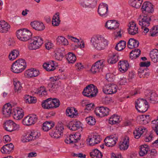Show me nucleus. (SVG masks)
<instances>
[{
  "instance_id": "1",
  "label": "nucleus",
  "mask_w": 158,
  "mask_h": 158,
  "mask_svg": "<svg viewBox=\"0 0 158 158\" xmlns=\"http://www.w3.org/2000/svg\"><path fill=\"white\" fill-rule=\"evenodd\" d=\"M90 41L94 48L99 50H103L108 44L107 41L101 36L92 37Z\"/></svg>"
},
{
  "instance_id": "2",
  "label": "nucleus",
  "mask_w": 158,
  "mask_h": 158,
  "mask_svg": "<svg viewBox=\"0 0 158 158\" xmlns=\"http://www.w3.org/2000/svg\"><path fill=\"white\" fill-rule=\"evenodd\" d=\"M40 135V132L36 130L30 131L22 136L21 140L23 143L28 142L38 139Z\"/></svg>"
},
{
  "instance_id": "3",
  "label": "nucleus",
  "mask_w": 158,
  "mask_h": 158,
  "mask_svg": "<svg viewBox=\"0 0 158 158\" xmlns=\"http://www.w3.org/2000/svg\"><path fill=\"white\" fill-rule=\"evenodd\" d=\"M17 38L20 40L26 41L30 40L32 35L31 32L28 30L23 28L18 30L16 32Z\"/></svg>"
},
{
  "instance_id": "4",
  "label": "nucleus",
  "mask_w": 158,
  "mask_h": 158,
  "mask_svg": "<svg viewBox=\"0 0 158 158\" xmlns=\"http://www.w3.org/2000/svg\"><path fill=\"white\" fill-rule=\"evenodd\" d=\"M135 106L136 110L139 112L143 113L148 110L149 106L146 100L139 98L135 101Z\"/></svg>"
},
{
  "instance_id": "5",
  "label": "nucleus",
  "mask_w": 158,
  "mask_h": 158,
  "mask_svg": "<svg viewBox=\"0 0 158 158\" xmlns=\"http://www.w3.org/2000/svg\"><path fill=\"white\" fill-rule=\"evenodd\" d=\"M43 43L42 38L39 36L34 37L31 39V43L28 45L30 50H36L39 48Z\"/></svg>"
},
{
  "instance_id": "6",
  "label": "nucleus",
  "mask_w": 158,
  "mask_h": 158,
  "mask_svg": "<svg viewBox=\"0 0 158 158\" xmlns=\"http://www.w3.org/2000/svg\"><path fill=\"white\" fill-rule=\"evenodd\" d=\"M98 93L97 88L93 84L87 86L84 89L82 92L84 96L89 97H93L96 96Z\"/></svg>"
},
{
  "instance_id": "7",
  "label": "nucleus",
  "mask_w": 158,
  "mask_h": 158,
  "mask_svg": "<svg viewBox=\"0 0 158 158\" xmlns=\"http://www.w3.org/2000/svg\"><path fill=\"white\" fill-rule=\"evenodd\" d=\"M3 127L5 129L9 132H12L19 130L20 125L14 123L10 120L6 121L4 123Z\"/></svg>"
},
{
  "instance_id": "8",
  "label": "nucleus",
  "mask_w": 158,
  "mask_h": 158,
  "mask_svg": "<svg viewBox=\"0 0 158 158\" xmlns=\"http://www.w3.org/2000/svg\"><path fill=\"white\" fill-rule=\"evenodd\" d=\"M151 19L150 17L148 15L144 16L141 20L139 21V24L141 26V29L143 32L145 33L148 32L149 31V28H148L150 25V22Z\"/></svg>"
},
{
  "instance_id": "9",
  "label": "nucleus",
  "mask_w": 158,
  "mask_h": 158,
  "mask_svg": "<svg viewBox=\"0 0 158 158\" xmlns=\"http://www.w3.org/2000/svg\"><path fill=\"white\" fill-rule=\"evenodd\" d=\"M98 13L103 18H106L109 16L108 6L104 3H101L98 9Z\"/></svg>"
},
{
  "instance_id": "10",
  "label": "nucleus",
  "mask_w": 158,
  "mask_h": 158,
  "mask_svg": "<svg viewBox=\"0 0 158 158\" xmlns=\"http://www.w3.org/2000/svg\"><path fill=\"white\" fill-rule=\"evenodd\" d=\"M64 129V126L62 125L58 124L56 126L55 129L50 132V135L53 138H59L63 134Z\"/></svg>"
},
{
  "instance_id": "11",
  "label": "nucleus",
  "mask_w": 158,
  "mask_h": 158,
  "mask_svg": "<svg viewBox=\"0 0 158 158\" xmlns=\"http://www.w3.org/2000/svg\"><path fill=\"white\" fill-rule=\"evenodd\" d=\"M101 140L100 136L97 134H92L89 135L86 139V143L88 145L93 146L99 143Z\"/></svg>"
},
{
  "instance_id": "12",
  "label": "nucleus",
  "mask_w": 158,
  "mask_h": 158,
  "mask_svg": "<svg viewBox=\"0 0 158 158\" xmlns=\"http://www.w3.org/2000/svg\"><path fill=\"white\" fill-rule=\"evenodd\" d=\"M14 108L10 103H7L4 105L2 109L3 116L7 118L10 117L13 113Z\"/></svg>"
},
{
  "instance_id": "13",
  "label": "nucleus",
  "mask_w": 158,
  "mask_h": 158,
  "mask_svg": "<svg viewBox=\"0 0 158 158\" xmlns=\"http://www.w3.org/2000/svg\"><path fill=\"white\" fill-rule=\"evenodd\" d=\"M110 110L109 108L103 106L97 107L94 112L96 115L98 117H102L109 114Z\"/></svg>"
},
{
  "instance_id": "14",
  "label": "nucleus",
  "mask_w": 158,
  "mask_h": 158,
  "mask_svg": "<svg viewBox=\"0 0 158 158\" xmlns=\"http://www.w3.org/2000/svg\"><path fill=\"white\" fill-rule=\"evenodd\" d=\"M80 133L77 132L73 134H71L68 136L65 139V143L67 144H72L74 143L79 141L81 137Z\"/></svg>"
},
{
  "instance_id": "15",
  "label": "nucleus",
  "mask_w": 158,
  "mask_h": 158,
  "mask_svg": "<svg viewBox=\"0 0 158 158\" xmlns=\"http://www.w3.org/2000/svg\"><path fill=\"white\" fill-rule=\"evenodd\" d=\"M141 10L143 13L147 15L148 14L152 13L154 11L152 5L148 2H146L143 3Z\"/></svg>"
},
{
  "instance_id": "16",
  "label": "nucleus",
  "mask_w": 158,
  "mask_h": 158,
  "mask_svg": "<svg viewBox=\"0 0 158 158\" xmlns=\"http://www.w3.org/2000/svg\"><path fill=\"white\" fill-rule=\"evenodd\" d=\"M26 67L27 64L25 60L19 59L13 63L11 69H13V68L15 69H25Z\"/></svg>"
},
{
  "instance_id": "17",
  "label": "nucleus",
  "mask_w": 158,
  "mask_h": 158,
  "mask_svg": "<svg viewBox=\"0 0 158 158\" xmlns=\"http://www.w3.org/2000/svg\"><path fill=\"white\" fill-rule=\"evenodd\" d=\"M118 140V137L116 135H111L107 137L104 141L106 146L108 147H112L116 144Z\"/></svg>"
},
{
  "instance_id": "18",
  "label": "nucleus",
  "mask_w": 158,
  "mask_h": 158,
  "mask_svg": "<svg viewBox=\"0 0 158 158\" xmlns=\"http://www.w3.org/2000/svg\"><path fill=\"white\" fill-rule=\"evenodd\" d=\"M50 79L53 82H51L48 84V87L49 90L52 93L55 92L57 91L59 88V83L58 81H56V80L53 77H51Z\"/></svg>"
},
{
  "instance_id": "19",
  "label": "nucleus",
  "mask_w": 158,
  "mask_h": 158,
  "mask_svg": "<svg viewBox=\"0 0 158 158\" xmlns=\"http://www.w3.org/2000/svg\"><path fill=\"white\" fill-rule=\"evenodd\" d=\"M117 86L115 85L105 86L103 88V91L106 94H113L116 93L117 91Z\"/></svg>"
},
{
  "instance_id": "20",
  "label": "nucleus",
  "mask_w": 158,
  "mask_h": 158,
  "mask_svg": "<svg viewBox=\"0 0 158 158\" xmlns=\"http://www.w3.org/2000/svg\"><path fill=\"white\" fill-rule=\"evenodd\" d=\"M129 145V138L127 136L124 137L119 143V148L121 150H127Z\"/></svg>"
},
{
  "instance_id": "21",
  "label": "nucleus",
  "mask_w": 158,
  "mask_h": 158,
  "mask_svg": "<svg viewBox=\"0 0 158 158\" xmlns=\"http://www.w3.org/2000/svg\"><path fill=\"white\" fill-rule=\"evenodd\" d=\"M13 111L14 118L16 120H20L24 115L23 110L19 107L14 108Z\"/></svg>"
},
{
  "instance_id": "22",
  "label": "nucleus",
  "mask_w": 158,
  "mask_h": 158,
  "mask_svg": "<svg viewBox=\"0 0 158 158\" xmlns=\"http://www.w3.org/2000/svg\"><path fill=\"white\" fill-rule=\"evenodd\" d=\"M119 25V23L116 20H110L106 22L105 27L109 30H115L118 28Z\"/></svg>"
},
{
  "instance_id": "23",
  "label": "nucleus",
  "mask_w": 158,
  "mask_h": 158,
  "mask_svg": "<svg viewBox=\"0 0 158 158\" xmlns=\"http://www.w3.org/2000/svg\"><path fill=\"white\" fill-rule=\"evenodd\" d=\"M97 0H81L80 4L83 7H93L95 6Z\"/></svg>"
},
{
  "instance_id": "24",
  "label": "nucleus",
  "mask_w": 158,
  "mask_h": 158,
  "mask_svg": "<svg viewBox=\"0 0 158 158\" xmlns=\"http://www.w3.org/2000/svg\"><path fill=\"white\" fill-rule=\"evenodd\" d=\"M147 131L146 128L143 127H139L135 128L133 132L135 138L138 139L144 133Z\"/></svg>"
},
{
  "instance_id": "25",
  "label": "nucleus",
  "mask_w": 158,
  "mask_h": 158,
  "mask_svg": "<svg viewBox=\"0 0 158 158\" xmlns=\"http://www.w3.org/2000/svg\"><path fill=\"white\" fill-rule=\"evenodd\" d=\"M81 125L80 121L74 120L69 122L67 126L70 130L75 131L79 129L81 127Z\"/></svg>"
},
{
  "instance_id": "26",
  "label": "nucleus",
  "mask_w": 158,
  "mask_h": 158,
  "mask_svg": "<svg viewBox=\"0 0 158 158\" xmlns=\"http://www.w3.org/2000/svg\"><path fill=\"white\" fill-rule=\"evenodd\" d=\"M14 148V146L10 143L3 146L1 149V152L3 154H9L12 151Z\"/></svg>"
},
{
  "instance_id": "27",
  "label": "nucleus",
  "mask_w": 158,
  "mask_h": 158,
  "mask_svg": "<svg viewBox=\"0 0 158 158\" xmlns=\"http://www.w3.org/2000/svg\"><path fill=\"white\" fill-rule=\"evenodd\" d=\"M127 70H114L112 73H107L106 75V79L108 81H111L114 76L118 73H123L126 72Z\"/></svg>"
},
{
  "instance_id": "28",
  "label": "nucleus",
  "mask_w": 158,
  "mask_h": 158,
  "mask_svg": "<svg viewBox=\"0 0 158 158\" xmlns=\"http://www.w3.org/2000/svg\"><path fill=\"white\" fill-rule=\"evenodd\" d=\"M40 73L39 70H27L24 73V75L27 78L35 77Z\"/></svg>"
},
{
  "instance_id": "29",
  "label": "nucleus",
  "mask_w": 158,
  "mask_h": 158,
  "mask_svg": "<svg viewBox=\"0 0 158 158\" xmlns=\"http://www.w3.org/2000/svg\"><path fill=\"white\" fill-rule=\"evenodd\" d=\"M31 25L33 29L38 31L43 30L45 28L43 23L38 21H34L31 22Z\"/></svg>"
},
{
  "instance_id": "30",
  "label": "nucleus",
  "mask_w": 158,
  "mask_h": 158,
  "mask_svg": "<svg viewBox=\"0 0 158 158\" xmlns=\"http://www.w3.org/2000/svg\"><path fill=\"white\" fill-rule=\"evenodd\" d=\"M137 121L140 123L146 124L150 121L149 115H142L137 117Z\"/></svg>"
},
{
  "instance_id": "31",
  "label": "nucleus",
  "mask_w": 158,
  "mask_h": 158,
  "mask_svg": "<svg viewBox=\"0 0 158 158\" xmlns=\"http://www.w3.org/2000/svg\"><path fill=\"white\" fill-rule=\"evenodd\" d=\"M58 64L53 60L50 61L43 64V67L44 69H56Z\"/></svg>"
},
{
  "instance_id": "32",
  "label": "nucleus",
  "mask_w": 158,
  "mask_h": 158,
  "mask_svg": "<svg viewBox=\"0 0 158 158\" xmlns=\"http://www.w3.org/2000/svg\"><path fill=\"white\" fill-rule=\"evenodd\" d=\"M130 26L128 29L129 33L132 35H135L138 33V28L136 24L134 22H131L130 23Z\"/></svg>"
},
{
  "instance_id": "33",
  "label": "nucleus",
  "mask_w": 158,
  "mask_h": 158,
  "mask_svg": "<svg viewBox=\"0 0 158 158\" xmlns=\"http://www.w3.org/2000/svg\"><path fill=\"white\" fill-rule=\"evenodd\" d=\"M10 28V26L5 21H0V32L6 33Z\"/></svg>"
},
{
  "instance_id": "34",
  "label": "nucleus",
  "mask_w": 158,
  "mask_h": 158,
  "mask_svg": "<svg viewBox=\"0 0 158 158\" xmlns=\"http://www.w3.org/2000/svg\"><path fill=\"white\" fill-rule=\"evenodd\" d=\"M77 111L73 107H69L66 110V114L71 118H75L77 115Z\"/></svg>"
},
{
  "instance_id": "35",
  "label": "nucleus",
  "mask_w": 158,
  "mask_h": 158,
  "mask_svg": "<svg viewBox=\"0 0 158 158\" xmlns=\"http://www.w3.org/2000/svg\"><path fill=\"white\" fill-rule=\"evenodd\" d=\"M90 155L92 158H102V154L97 149H92L90 152Z\"/></svg>"
},
{
  "instance_id": "36",
  "label": "nucleus",
  "mask_w": 158,
  "mask_h": 158,
  "mask_svg": "<svg viewBox=\"0 0 158 158\" xmlns=\"http://www.w3.org/2000/svg\"><path fill=\"white\" fill-rule=\"evenodd\" d=\"M139 42L133 38H130L127 43V46L129 48L132 49L138 47Z\"/></svg>"
},
{
  "instance_id": "37",
  "label": "nucleus",
  "mask_w": 158,
  "mask_h": 158,
  "mask_svg": "<svg viewBox=\"0 0 158 158\" xmlns=\"http://www.w3.org/2000/svg\"><path fill=\"white\" fill-rule=\"evenodd\" d=\"M120 122V117L117 115L113 114L110 117L108 123L111 125L115 124Z\"/></svg>"
},
{
  "instance_id": "38",
  "label": "nucleus",
  "mask_w": 158,
  "mask_h": 158,
  "mask_svg": "<svg viewBox=\"0 0 158 158\" xmlns=\"http://www.w3.org/2000/svg\"><path fill=\"white\" fill-rule=\"evenodd\" d=\"M103 60H100L96 62L91 66L90 69H100L104 68L105 65Z\"/></svg>"
},
{
  "instance_id": "39",
  "label": "nucleus",
  "mask_w": 158,
  "mask_h": 158,
  "mask_svg": "<svg viewBox=\"0 0 158 158\" xmlns=\"http://www.w3.org/2000/svg\"><path fill=\"white\" fill-rule=\"evenodd\" d=\"M13 84L15 92L18 93L21 92L22 88L21 83L16 79H13Z\"/></svg>"
},
{
  "instance_id": "40",
  "label": "nucleus",
  "mask_w": 158,
  "mask_h": 158,
  "mask_svg": "<svg viewBox=\"0 0 158 158\" xmlns=\"http://www.w3.org/2000/svg\"><path fill=\"white\" fill-rule=\"evenodd\" d=\"M24 101L27 104H32L35 103L36 99L35 97L31 96L28 95H24L23 97Z\"/></svg>"
},
{
  "instance_id": "41",
  "label": "nucleus",
  "mask_w": 158,
  "mask_h": 158,
  "mask_svg": "<svg viewBox=\"0 0 158 158\" xmlns=\"http://www.w3.org/2000/svg\"><path fill=\"white\" fill-rule=\"evenodd\" d=\"M54 126V122L51 121H46L43 123L42 129L44 131H47Z\"/></svg>"
},
{
  "instance_id": "42",
  "label": "nucleus",
  "mask_w": 158,
  "mask_h": 158,
  "mask_svg": "<svg viewBox=\"0 0 158 158\" xmlns=\"http://www.w3.org/2000/svg\"><path fill=\"white\" fill-rule=\"evenodd\" d=\"M150 56L152 60L154 62L158 61V50L154 49L150 52Z\"/></svg>"
},
{
  "instance_id": "43",
  "label": "nucleus",
  "mask_w": 158,
  "mask_h": 158,
  "mask_svg": "<svg viewBox=\"0 0 158 158\" xmlns=\"http://www.w3.org/2000/svg\"><path fill=\"white\" fill-rule=\"evenodd\" d=\"M149 147L147 144H143L140 146L139 155L140 156H143L146 155L149 150Z\"/></svg>"
},
{
  "instance_id": "44",
  "label": "nucleus",
  "mask_w": 158,
  "mask_h": 158,
  "mask_svg": "<svg viewBox=\"0 0 158 158\" xmlns=\"http://www.w3.org/2000/svg\"><path fill=\"white\" fill-rule=\"evenodd\" d=\"M19 54V51L18 50H13L9 53V59L11 61L13 60L18 56Z\"/></svg>"
},
{
  "instance_id": "45",
  "label": "nucleus",
  "mask_w": 158,
  "mask_h": 158,
  "mask_svg": "<svg viewBox=\"0 0 158 158\" xmlns=\"http://www.w3.org/2000/svg\"><path fill=\"white\" fill-rule=\"evenodd\" d=\"M118 65L119 69H128L131 68L127 60L120 61L118 62Z\"/></svg>"
},
{
  "instance_id": "46",
  "label": "nucleus",
  "mask_w": 158,
  "mask_h": 158,
  "mask_svg": "<svg viewBox=\"0 0 158 158\" xmlns=\"http://www.w3.org/2000/svg\"><path fill=\"white\" fill-rule=\"evenodd\" d=\"M59 15V13L57 12L55 14L53 17L52 24L54 26H58L60 23V20Z\"/></svg>"
},
{
  "instance_id": "47",
  "label": "nucleus",
  "mask_w": 158,
  "mask_h": 158,
  "mask_svg": "<svg viewBox=\"0 0 158 158\" xmlns=\"http://www.w3.org/2000/svg\"><path fill=\"white\" fill-rule=\"evenodd\" d=\"M42 106L44 109H49L52 108L50 98L43 101L42 103Z\"/></svg>"
},
{
  "instance_id": "48",
  "label": "nucleus",
  "mask_w": 158,
  "mask_h": 158,
  "mask_svg": "<svg viewBox=\"0 0 158 158\" xmlns=\"http://www.w3.org/2000/svg\"><path fill=\"white\" fill-rule=\"evenodd\" d=\"M149 96V98L151 103H155L158 102V97L157 94L155 92H150Z\"/></svg>"
},
{
  "instance_id": "49",
  "label": "nucleus",
  "mask_w": 158,
  "mask_h": 158,
  "mask_svg": "<svg viewBox=\"0 0 158 158\" xmlns=\"http://www.w3.org/2000/svg\"><path fill=\"white\" fill-rule=\"evenodd\" d=\"M126 42L123 40H121L118 43L115 47L116 50L118 51H120L123 50L126 47Z\"/></svg>"
},
{
  "instance_id": "50",
  "label": "nucleus",
  "mask_w": 158,
  "mask_h": 158,
  "mask_svg": "<svg viewBox=\"0 0 158 158\" xmlns=\"http://www.w3.org/2000/svg\"><path fill=\"white\" fill-rule=\"evenodd\" d=\"M67 60L69 63H73L76 60V57L74 54L72 52H69L68 54Z\"/></svg>"
},
{
  "instance_id": "51",
  "label": "nucleus",
  "mask_w": 158,
  "mask_h": 158,
  "mask_svg": "<svg viewBox=\"0 0 158 158\" xmlns=\"http://www.w3.org/2000/svg\"><path fill=\"white\" fill-rule=\"evenodd\" d=\"M57 44H62L63 45H67L68 44L67 40L62 36H59L56 39Z\"/></svg>"
},
{
  "instance_id": "52",
  "label": "nucleus",
  "mask_w": 158,
  "mask_h": 158,
  "mask_svg": "<svg viewBox=\"0 0 158 158\" xmlns=\"http://www.w3.org/2000/svg\"><path fill=\"white\" fill-rule=\"evenodd\" d=\"M143 1V0H132L131 3V5L132 6L136 8H139Z\"/></svg>"
},
{
  "instance_id": "53",
  "label": "nucleus",
  "mask_w": 158,
  "mask_h": 158,
  "mask_svg": "<svg viewBox=\"0 0 158 158\" xmlns=\"http://www.w3.org/2000/svg\"><path fill=\"white\" fill-rule=\"evenodd\" d=\"M39 95L42 96L47 94V92L44 87H41L40 88L37 89L35 92Z\"/></svg>"
},
{
  "instance_id": "54",
  "label": "nucleus",
  "mask_w": 158,
  "mask_h": 158,
  "mask_svg": "<svg viewBox=\"0 0 158 158\" xmlns=\"http://www.w3.org/2000/svg\"><path fill=\"white\" fill-rule=\"evenodd\" d=\"M152 127L155 131L156 134L158 135V116L152 122Z\"/></svg>"
},
{
  "instance_id": "55",
  "label": "nucleus",
  "mask_w": 158,
  "mask_h": 158,
  "mask_svg": "<svg viewBox=\"0 0 158 158\" xmlns=\"http://www.w3.org/2000/svg\"><path fill=\"white\" fill-rule=\"evenodd\" d=\"M28 116L31 125L34 124L37 122L38 120V117L36 115L31 114L29 115Z\"/></svg>"
},
{
  "instance_id": "56",
  "label": "nucleus",
  "mask_w": 158,
  "mask_h": 158,
  "mask_svg": "<svg viewBox=\"0 0 158 158\" xmlns=\"http://www.w3.org/2000/svg\"><path fill=\"white\" fill-rule=\"evenodd\" d=\"M52 108H56L59 106L60 105L59 100L56 98H50Z\"/></svg>"
},
{
  "instance_id": "57",
  "label": "nucleus",
  "mask_w": 158,
  "mask_h": 158,
  "mask_svg": "<svg viewBox=\"0 0 158 158\" xmlns=\"http://www.w3.org/2000/svg\"><path fill=\"white\" fill-rule=\"evenodd\" d=\"M118 60V56L113 54L110 56V58L108 60V62L110 64H113L116 63Z\"/></svg>"
},
{
  "instance_id": "58",
  "label": "nucleus",
  "mask_w": 158,
  "mask_h": 158,
  "mask_svg": "<svg viewBox=\"0 0 158 158\" xmlns=\"http://www.w3.org/2000/svg\"><path fill=\"white\" fill-rule=\"evenodd\" d=\"M150 36L154 37L158 35V26H154L150 31Z\"/></svg>"
},
{
  "instance_id": "59",
  "label": "nucleus",
  "mask_w": 158,
  "mask_h": 158,
  "mask_svg": "<svg viewBox=\"0 0 158 158\" xmlns=\"http://www.w3.org/2000/svg\"><path fill=\"white\" fill-rule=\"evenodd\" d=\"M86 123L89 125H94L96 123V120L92 116H89L86 118Z\"/></svg>"
},
{
  "instance_id": "60",
  "label": "nucleus",
  "mask_w": 158,
  "mask_h": 158,
  "mask_svg": "<svg viewBox=\"0 0 158 158\" xmlns=\"http://www.w3.org/2000/svg\"><path fill=\"white\" fill-rule=\"evenodd\" d=\"M75 66L77 68V69H89L91 67V65L89 64H85L83 65L81 63H77L75 64Z\"/></svg>"
},
{
  "instance_id": "61",
  "label": "nucleus",
  "mask_w": 158,
  "mask_h": 158,
  "mask_svg": "<svg viewBox=\"0 0 158 158\" xmlns=\"http://www.w3.org/2000/svg\"><path fill=\"white\" fill-rule=\"evenodd\" d=\"M22 123L25 126H30L31 125L28 115L25 117L23 118L22 120Z\"/></svg>"
},
{
  "instance_id": "62",
  "label": "nucleus",
  "mask_w": 158,
  "mask_h": 158,
  "mask_svg": "<svg viewBox=\"0 0 158 158\" xmlns=\"http://www.w3.org/2000/svg\"><path fill=\"white\" fill-rule=\"evenodd\" d=\"M94 104L93 103H91L87 104L85 108V109L84 112L85 113H88L90 110H93L94 108Z\"/></svg>"
},
{
  "instance_id": "63",
  "label": "nucleus",
  "mask_w": 158,
  "mask_h": 158,
  "mask_svg": "<svg viewBox=\"0 0 158 158\" xmlns=\"http://www.w3.org/2000/svg\"><path fill=\"white\" fill-rule=\"evenodd\" d=\"M72 156L75 157H79L81 158H85L86 155L82 153H78L73 152L71 154Z\"/></svg>"
},
{
  "instance_id": "64",
  "label": "nucleus",
  "mask_w": 158,
  "mask_h": 158,
  "mask_svg": "<svg viewBox=\"0 0 158 158\" xmlns=\"http://www.w3.org/2000/svg\"><path fill=\"white\" fill-rule=\"evenodd\" d=\"M111 158H123L121 154L120 153L115 154L113 152L111 153Z\"/></svg>"
}]
</instances>
